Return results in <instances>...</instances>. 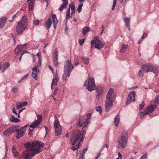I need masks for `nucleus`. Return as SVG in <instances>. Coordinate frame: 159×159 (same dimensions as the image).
I'll list each match as a JSON object with an SVG mask.
<instances>
[{"label":"nucleus","mask_w":159,"mask_h":159,"mask_svg":"<svg viewBox=\"0 0 159 159\" xmlns=\"http://www.w3.org/2000/svg\"><path fill=\"white\" fill-rule=\"evenodd\" d=\"M44 143L38 141L28 143L25 144L27 149L24 151L22 157L26 159H30L41 151V148L43 146Z\"/></svg>","instance_id":"1"},{"label":"nucleus","mask_w":159,"mask_h":159,"mask_svg":"<svg viewBox=\"0 0 159 159\" xmlns=\"http://www.w3.org/2000/svg\"><path fill=\"white\" fill-rule=\"evenodd\" d=\"M83 133L80 131L75 130L70 137V141L72 147L71 149L74 151L77 149L80 146L81 144V142L84 140V137L86 134V132L83 130Z\"/></svg>","instance_id":"2"},{"label":"nucleus","mask_w":159,"mask_h":159,"mask_svg":"<svg viewBox=\"0 0 159 159\" xmlns=\"http://www.w3.org/2000/svg\"><path fill=\"white\" fill-rule=\"evenodd\" d=\"M115 99L114 90L112 88L110 89L107 94L105 103V108L106 109L112 108L113 101Z\"/></svg>","instance_id":"3"},{"label":"nucleus","mask_w":159,"mask_h":159,"mask_svg":"<svg viewBox=\"0 0 159 159\" xmlns=\"http://www.w3.org/2000/svg\"><path fill=\"white\" fill-rule=\"evenodd\" d=\"M128 134L127 131L125 130L122 131L121 137L118 140V148L120 149H123L127 145Z\"/></svg>","instance_id":"4"},{"label":"nucleus","mask_w":159,"mask_h":159,"mask_svg":"<svg viewBox=\"0 0 159 159\" xmlns=\"http://www.w3.org/2000/svg\"><path fill=\"white\" fill-rule=\"evenodd\" d=\"M26 17L23 16L19 22L16 27V30L18 34L21 33L26 28L27 21Z\"/></svg>","instance_id":"5"},{"label":"nucleus","mask_w":159,"mask_h":159,"mask_svg":"<svg viewBox=\"0 0 159 159\" xmlns=\"http://www.w3.org/2000/svg\"><path fill=\"white\" fill-rule=\"evenodd\" d=\"M73 66L69 60H67L64 63V72L63 74L62 79L64 80H66L67 78L70 76V72Z\"/></svg>","instance_id":"6"},{"label":"nucleus","mask_w":159,"mask_h":159,"mask_svg":"<svg viewBox=\"0 0 159 159\" xmlns=\"http://www.w3.org/2000/svg\"><path fill=\"white\" fill-rule=\"evenodd\" d=\"M91 114L88 113L85 116L80 117L78 119V126L85 128L87 127L88 124L91 118Z\"/></svg>","instance_id":"7"},{"label":"nucleus","mask_w":159,"mask_h":159,"mask_svg":"<svg viewBox=\"0 0 159 159\" xmlns=\"http://www.w3.org/2000/svg\"><path fill=\"white\" fill-rule=\"evenodd\" d=\"M84 85H86V89L89 91H92L96 89L95 82L93 78L88 77L85 81Z\"/></svg>","instance_id":"8"},{"label":"nucleus","mask_w":159,"mask_h":159,"mask_svg":"<svg viewBox=\"0 0 159 159\" xmlns=\"http://www.w3.org/2000/svg\"><path fill=\"white\" fill-rule=\"evenodd\" d=\"M142 69L143 71H145L146 73L149 71L152 72L155 75V77L157 75L158 72V69L156 67H154L150 64H147L142 66Z\"/></svg>","instance_id":"9"},{"label":"nucleus","mask_w":159,"mask_h":159,"mask_svg":"<svg viewBox=\"0 0 159 159\" xmlns=\"http://www.w3.org/2000/svg\"><path fill=\"white\" fill-rule=\"evenodd\" d=\"M91 48L94 46L95 48L98 49L102 48L104 45L102 43L97 37L91 41Z\"/></svg>","instance_id":"10"},{"label":"nucleus","mask_w":159,"mask_h":159,"mask_svg":"<svg viewBox=\"0 0 159 159\" xmlns=\"http://www.w3.org/2000/svg\"><path fill=\"white\" fill-rule=\"evenodd\" d=\"M54 125L55 130V134L57 136L61 134L62 129L60 125L59 121L58 119L56 118L54 122Z\"/></svg>","instance_id":"11"},{"label":"nucleus","mask_w":159,"mask_h":159,"mask_svg":"<svg viewBox=\"0 0 159 159\" xmlns=\"http://www.w3.org/2000/svg\"><path fill=\"white\" fill-rule=\"evenodd\" d=\"M28 125H26L21 128L20 129H16V137L17 139H19L23 137L25 134V131Z\"/></svg>","instance_id":"12"},{"label":"nucleus","mask_w":159,"mask_h":159,"mask_svg":"<svg viewBox=\"0 0 159 159\" xmlns=\"http://www.w3.org/2000/svg\"><path fill=\"white\" fill-rule=\"evenodd\" d=\"M19 127V126H12L6 129L3 133V134L7 135L11 134L16 131V129H17Z\"/></svg>","instance_id":"13"},{"label":"nucleus","mask_w":159,"mask_h":159,"mask_svg":"<svg viewBox=\"0 0 159 159\" xmlns=\"http://www.w3.org/2000/svg\"><path fill=\"white\" fill-rule=\"evenodd\" d=\"M135 92L134 91L130 92L127 98L126 104H129L130 103L135 100Z\"/></svg>","instance_id":"14"},{"label":"nucleus","mask_w":159,"mask_h":159,"mask_svg":"<svg viewBox=\"0 0 159 159\" xmlns=\"http://www.w3.org/2000/svg\"><path fill=\"white\" fill-rule=\"evenodd\" d=\"M97 93L96 94V98L98 100H99L100 97L102 96L104 93L103 88L101 87H98L96 89Z\"/></svg>","instance_id":"15"},{"label":"nucleus","mask_w":159,"mask_h":159,"mask_svg":"<svg viewBox=\"0 0 159 159\" xmlns=\"http://www.w3.org/2000/svg\"><path fill=\"white\" fill-rule=\"evenodd\" d=\"M40 122L38 120H35L30 126L29 131L30 132L33 131V129L38 127Z\"/></svg>","instance_id":"16"},{"label":"nucleus","mask_w":159,"mask_h":159,"mask_svg":"<svg viewBox=\"0 0 159 159\" xmlns=\"http://www.w3.org/2000/svg\"><path fill=\"white\" fill-rule=\"evenodd\" d=\"M58 77L57 72L55 74V75L52 80V82L51 84V87L52 89V87L54 86H56L57 85V82L58 81Z\"/></svg>","instance_id":"17"},{"label":"nucleus","mask_w":159,"mask_h":159,"mask_svg":"<svg viewBox=\"0 0 159 159\" xmlns=\"http://www.w3.org/2000/svg\"><path fill=\"white\" fill-rule=\"evenodd\" d=\"M62 1V4L61 5L59 8V11H62L64 8H66L68 4V0H63Z\"/></svg>","instance_id":"18"},{"label":"nucleus","mask_w":159,"mask_h":159,"mask_svg":"<svg viewBox=\"0 0 159 159\" xmlns=\"http://www.w3.org/2000/svg\"><path fill=\"white\" fill-rule=\"evenodd\" d=\"M22 45L19 44L15 49V53L16 55H19L22 51Z\"/></svg>","instance_id":"19"},{"label":"nucleus","mask_w":159,"mask_h":159,"mask_svg":"<svg viewBox=\"0 0 159 159\" xmlns=\"http://www.w3.org/2000/svg\"><path fill=\"white\" fill-rule=\"evenodd\" d=\"M154 110H143L142 111L140 112L139 116L140 117H143L145 115L148 114L152 112Z\"/></svg>","instance_id":"20"},{"label":"nucleus","mask_w":159,"mask_h":159,"mask_svg":"<svg viewBox=\"0 0 159 159\" xmlns=\"http://www.w3.org/2000/svg\"><path fill=\"white\" fill-rule=\"evenodd\" d=\"M32 70H33V72L32 73V77L35 80H37L38 79L37 77L38 69H37V67H34L33 68Z\"/></svg>","instance_id":"21"},{"label":"nucleus","mask_w":159,"mask_h":159,"mask_svg":"<svg viewBox=\"0 0 159 159\" xmlns=\"http://www.w3.org/2000/svg\"><path fill=\"white\" fill-rule=\"evenodd\" d=\"M7 21V18L5 17L0 18V28L2 29L4 26Z\"/></svg>","instance_id":"22"},{"label":"nucleus","mask_w":159,"mask_h":159,"mask_svg":"<svg viewBox=\"0 0 159 159\" xmlns=\"http://www.w3.org/2000/svg\"><path fill=\"white\" fill-rule=\"evenodd\" d=\"M120 120V113H118L114 119V124L115 126H117Z\"/></svg>","instance_id":"23"},{"label":"nucleus","mask_w":159,"mask_h":159,"mask_svg":"<svg viewBox=\"0 0 159 159\" xmlns=\"http://www.w3.org/2000/svg\"><path fill=\"white\" fill-rule=\"evenodd\" d=\"M52 18L53 21V26L55 28H56V25L58 22V20L56 18V15L55 14H53L52 15Z\"/></svg>","instance_id":"24"},{"label":"nucleus","mask_w":159,"mask_h":159,"mask_svg":"<svg viewBox=\"0 0 159 159\" xmlns=\"http://www.w3.org/2000/svg\"><path fill=\"white\" fill-rule=\"evenodd\" d=\"M10 66V63L8 62H6L2 64V70L3 72L6 69L8 68Z\"/></svg>","instance_id":"25"},{"label":"nucleus","mask_w":159,"mask_h":159,"mask_svg":"<svg viewBox=\"0 0 159 159\" xmlns=\"http://www.w3.org/2000/svg\"><path fill=\"white\" fill-rule=\"evenodd\" d=\"M29 1V9L30 11H33L34 8V0H28L27 2Z\"/></svg>","instance_id":"26"},{"label":"nucleus","mask_w":159,"mask_h":159,"mask_svg":"<svg viewBox=\"0 0 159 159\" xmlns=\"http://www.w3.org/2000/svg\"><path fill=\"white\" fill-rule=\"evenodd\" d=\"M105 148H106V149H105V151H107V150H108V145L107 144H105L102 147V148L100 149V152H99L97 156H96V157L97 158H98L100 157V156H101V154H100V153L102 151V150H103V149Z\"/></svg>","instance_id":"27"},{"label":"nucleus","mask_w":159,"mask_h":159,"mask_svg":"<svg viewBox=\"0 0 159 159\" xmlns=\"http://www.w3.org/2000/svg\"><path fill=\"white\" fill-rule=\"evenodd\" d=\"M124 21L125 22V25L126 27H128V29L129 30H130V24H129V21H130V19L129 18L126 17L124 19Z\"/></svg>","instance_id":"28"},{"label":"nucleus","mask_w":159,"mask_h":159,"mask_svg":"<svg viewBox=\"0 0 159 159\" xmlns=\"http://www.w3.org/2000/svg\"><path fill=\"white\" fill-rule=\"evenodd\" d=\"M27 103V102H18L16 103V108L17 109H20L26 105Z\"/></svg>","instance_id":"29"},{"label":"nucleus","mask_w":159,"mask_h":159,"mask_svg":"<svg viewBox=\"0 0 159 159\" xmlns=\"http://www.w3.org/2000/svg\"><path fill=\"white\" fill-rule=\"evenodd\" d=\"M10 120L12 122H17L20 121V120L16 118L14 116H11L10 117Z\"/></svg>","instance_id":"30"},{"label":"nucleus","mask_w":159,"mask_h":159,"mask_svg":"<svg viewBox=\"0 0 159 159\" xmlns=\"http://www.w3.org/2000/svg\"><path fill=\"white\" fill-rule=\"evenodd\" d=\"M52 20L50 18H49L46 22L45 25L47 29H48L51 26Z\"/></svg>","instance_id":"31"},{"label":"nucleus","mask_w":159,"mask_h":159,"mask_svg":"<svg viewBox=\"0 0 159 159\" xmlns=\"http://www.w3.org/2000/svg\"><path fill=\"white\" fill-rule=\"evenodd\" d=\"M12 152L15 157H18L19 152L17 151L15 147L14 146H13L12 147Z\"/></svg>","instance_id":"32"},{"label":"nucleus","mask_w":159,"mask_h":159,"mask_svg":"<svg viewBox=\"0 0 159 159\" xmlns=\"http://www.w3.org/2000/svg\"><path fill=\"white\" fill-rule=\"evenodd\" d=\"M157 108V106L154 105H150L147 107L145 109H155Z\"/></svg>","instance_id":"33"},{"label":"nucleus","mask_w":159,"mask_h":159,"mask_svg":"<svg viewBox=\"0 0 159 159\" xmlns=\"http://www.w3.org/2000/svg\"><path fill=\"white\" fill-rule=\"evenodd\" d=\"M89 31V28L88 27L85 26L82 29V34H85Z\"/></svg>","instance_id":"34"},{"label":"nucleus","mask_w":159,"mask_h":159,"mask_svg":"<svg viewBox=\"0 0 159 159\" xmlns=\"http://www.w3.org/2000/svg\"><path fill=\"white\" fill-rule=\"evenodd\" d=\"M127 48V46H126L124 44H121V48L120 50V51L121 52H125V50Z\"/></svg>","instance_id":"35"},{"label":"nucleus","mask_w":159,"mask_h":159,"mask_svg":"<svg viewBox=\"0 0 159 159\" xmlns=\"http://www.w3.org/2000/svg\"><path fill=\"white\" fill-rule=\"evenodd\" d=\"M58 50L57 48L54 50L53 53V58H58Z\"/></svg>","instance_id":"36"},{"label":"nucleus","mask_w":159,"mask_h":159,"mask_svg":"<svg viewBox=\"0 0 159 159\" xmlns=\"http://www.w3.org/2000/svg\"><path fill=\"white\" fill-rule=\"evenodd\" d=\"M70 9H68L66 12V20H68L72 16L71 15H70Z\"/></svg>","instance_id":"37"},{"label":"nucleus","mask_w":159,"mask_h":159,"mask_svg":"<svg viewBox=\"0 0 159 159\" xmlns=\"http://www.w3.org/2000/svg\"><path fill=\"white\" fill-rule=\"evenodd\" d=\"M87 148H84V149L82 150V152L80 153V156H81V157L84 158V154L87 151Z\"/></svg>","instance_id":"38"},{"label":"nucleus","mask_w":159,"mask_h":159,"mask_svg":"<svg viewBox=\"0 0 159 159\" xmlns=\"http://www.w3.org/2000/svg\"><path fill=\"white\" fill-rule=\"evenodd\" d=\"M70 9L71 11H75V7L74 5L72 3L70 4L69 5L68 9H70Z\"/></svg>","instance_id":"39"},{"label":"nucleus","mask_w":159,"mask_h":159,"mask_svg":"<svg viewBox=\"0 0 159 159\" xmlns=\"http://www.w3.org/2000/svg\"><path fill=\"white\" fill-rule=\"evenodd\" d=\"M82 60L83 61V62L86 64H88L89 62V59L88 58H85L83 57H82Z\"/></svg>","instance_id":"40"},{"label":"nucleus","mask_w":159,"mask_h":159,"mask_svg":"<svg viewBox=\"0 0 159 159\" xmlns=\"http://www.w3.org/2000/svg\"><path fill=\"white\" fill-rule=\"evenodd\" d=\"M145 71H143V70L142 69V67L139 71L138 74L140 76H143V72Z\"/></svg>","instance_id":"41"},{"label":"nucleus","mask_w":159,"mask_h":159,"mask_svg":"<svg viewBox=\"0 0 159 159\" xmlns=\"http://www.w3.org/2000/svg\"><path fill=\"white\" fill-rule=\"evenodd\" d=\"M83 6V4L82 3L79 5L77 9V11L79 12H80L81 11Z\"/></svg>","instance_id":"42"},{"label":"nucleus","mask_w":159,"mask_h":159,"mask_svg":"<svg viewBox=\"0 0 159 159\" xmlns=\"http://www.w3.org/2000/svg\"><path fill=\"white\" fill-rule=\"evenodd\" d=\"M58 58H53V62L54 66H58Z\"/></svg>","instance_id":"43"},{"label":"nucleus","mask_w":159,"mask_h":159,"mask_svg":"<svg viewBox=\"0 0 159 159\" xmlns=\"http://www.w3.org/2000/svg\"><path fill=\"white\" fill-rule=\"evenodd\" d=\"M41 65V60H38V62L37 63V66L35 67H37V68H39L40 67Z\"/></svg>","instance_id":"44"},{"label":"nucleus","mask_w":159,"mask_h":159,"mask_svg":"<svg viewBox=\"0 0 159 159\" xmlns=\"http://www.w3.org/2000/svg\"><path fill=\"white\" fill-rule=\"evenodd\" d=\"M145 106V103L144 102H143L142 103L140 104L139 105V109H142Z\"/></svg>","instance_id":"45"},{"label":"nucleus","mask_w":159,"mask_h":159,"mask_svg":"<svg viewBox=\"0 0 159 159\" xmlns=\"http://www.w3.org/2000/svg\"><path fill=\"white\" fill-rule=\"evenodd\" d=\"M116 1L117 0H113V4L112 5V7L111 8V10L112 11L115 8V7L116 4Z\"/></svg>","instance_id":"46"},{"label":"nucleus","mask_w":159,"mask_h":159,"mask_svg":"<svg viewBox=\"0 0 159 159\" xmlns=\"http://www.w3.org/2000/svg\"><path fill=\"white\" fill-rule=\"evenodd\" d=\"M18 90V88L17 87H14L12 89V91L14 93L17 92Z\"/></svg>","instance_id":"47"},{"label":"nucleus","mask_w":159,"mask_h":159,"mask_svg":"<svg viewBox=\"0 0 159 159\" xmlns=\"http://www.w3.org/2000/svg\"><path fill=\"white\" fill-rule=\"evenodd\" d=\"M37 116L38 118L36 120H38V121L41 122L42 120V116L39 115H37Z\"/></svg>","instance_id":"48"},{"label":"nucleus","mask_w":159,"mask_h":159,"mask_svg":"<svg viewBox=\"0 0 159 159\" xmlns=\"http://www.w3.org/2000/svg\"><path fill=\"white\" fill-rule=\"evenodd\" d=\"M84 39H80L79 40V42L80 45H82L83 44L84 42Z\"/></svg>","instance_id":"49"},{"label":"nucleus","mask_w":159,"mask_h":159,"mask_svg":"<svg viewBox=\"0 0 159 159\" xmlns=\"http://www.w3.org/2000/svg\"><path fill=\"white\" fill-rule=\"evenodd\" d=\"M126 0H120V4L122 5L123 6L124 4L126 2Z\"/></svg>","instance_id":"50"},{"label":"nucleus","mask_w":159,"mask_h":159,"mask_svg":"<svg viewBox=\"0 0 159 159\" xmlns=\"http://www.w3.org/2000/svg\"><path fill=\"white\" fill-rule=\"evenodd\" d=\"M147 157V155L146 153H145L142 156L140 159H146Z\"/></svg>","instance_id":"51"},{"label":"nucleus","mask_w":159,"mask_h":159,"mask_svg":"<svg viewBox=\"0 0 159 159\" xmlns=\"http://www.w3.org/2000/svg\"><path fill=\"white\" fill-rule=\"evenodd\" d=\"M39 22V21L38 20H34V24L35 25H38Z\"/></svg>","instance_id":"52"},{"label":"nucleus","mask_w":159,"mask_h":159,"mask_svg":"<svg viewBox=\"0 0 159 159\" xmlns=\"http://www.w3.org/2000/svg\"><path fill=\"white\" fill-rule=\"evenodd\" d=\"M28 75L27 74L25 75H24L23 77L21 79V80L19 81V83L22 80H23L24 79H25L28 76Z\"/></svg>","instance_id":"53"},{"label":"nucleus","mask_w":159,"mask_h":159,"mask_svg":"<svg viewBox=\"0 0 159 159\" xmlns=\"http://www.w3.org/2000/svg\"><path fill=\"white\" fill-rule=\"evenodd\" d=\"M37 56L38 57L39 60H41V54L39 52H38L37 54Z\"/></svg>","instance_id":"54"},{"label":"nucleus","mask_w":159,"mask_h":159,"mask_svg":"<svg viewBox=\"0 0 159 159\" xmlns=\"http://www.w3.org/2000/svg\"><path fill=\"white\" fill-rule=\"evenodd\" d=\"M147 34L145 33H144L141 37V39H143L145 37L147 36Z\"/></svg>","instance_id":"55"},{"label":"nucleus","mask_w":159,"mask_h":159,"mask_svg":"<svg viewBox=\"0 0 159 159\" xmlns=\"http://www.w3.org/2000/svg\"><path fill=\"white\" fill-rule=\"evenodd\" d=\"M8 151V148L7 146H6V152H5V156L6 157H7V152Z\"/></svg>","instance_id":"56"},{"label":"nucleus","mask_w":159,"mask_h":159,"mask_svg":"<svg viewBox=\"0 0 159 159\" xmlns=\"http://www.w3.org/2000/svg\"><path fill=\"white\" fill-rule=\"evenodd\" d=\"M102 109V108L101 106H98L97 107L96 109Z\"/></svg>","instance_id":"57"},{"label":"nucleus","mask_w":159,"mask_h":159,"mask_svg":"<svg viewBox=\"0 0 159 159\" xmlns=\"http://www.w3.org/2000/svg\"><path fill=\"white\" fill-rule=\"evenodd\" d=\"M26 52H24V53H22L21 54V55L20 56V58H19V60H20V61H21V58H22V55L24 54V53H26Z\"/></svg>","instance_id":"58"},{"label":"nucleus","mask_w":159,"mask_h":159,"mask_svg":"<svg viewBox=\"0 0 159 159\" xmlns=\"http://www.w3.org/2000/svg\"><path fill=\"white\" fill-rule=\"evenodd\" d=\"M23 110H19L18 112V117L20 118V114Z\"/></svg>","instance_id":"59"},{"label":"nucleus","mask_w":159,"mask_h":159,"mask_svg":"<svg viewBox=\"0 0 159 159\" xmlns=\"http://www.w3.org/2000/svg\"><path fill=\"white\" fill-rule=\"evenodd\" d=\"M12 111L16 115H17L18 114V113H17V112L16 111V110H12Z\"/></svg>","instance_id":"60"},{"label":"nucleus","mask_w":159,"mask_h":159,"mask_svg":"<svg viewBox=\"0 0 159 159\" xmlns=\"http://www.w3.org/2000/svg\"><path fill=\"white\" fill-rule=\"evenodd\" d=\"M143 39H140L138 41V43H139V44H140L141 43V42H142V40H143Z\"/></svg>","instance_id":"61"},{"label":"nucleus","mask_w":159,"mask_h":159,"mask_svg":"<svg viewBox=\"0 0 159 159\" xmlns=\"http://www.w3.org/2000/svg\"><path fill=\"white\" fill-rule=\"evenodd\" d=\"M118 154L119 156V158L120 157V159H121L122 158L121 154L120 152H118Z\"/></svg>","instance_id":"62"},{"label":"nucleus","mask_w":159,"mask_h":159,"mask_svg":"<svg viewBox=\"0 0 159 159\" xmlns=\"http://www.w3.org/2000/svg\"><path fill=\"white\" fill-rule=\"evenodd\" d=\"M45 127V130H46V134H47L48 133V129L46 127Z\"/></svg>","instance_id":"63"},{"label":"nucleus","mask_w":159,"mask_h":159,"mask_svg":"<svg viewBox=\"0 0 159 159\" xmlns=\"http://www.w3.org/2000/svg\"><path fill=\"white\" fill-rule=\"evenodd\" d=\"M97 111L99 112V114L100 115H102V110H96Z\"/></svg>","instance_id":"64"}]
</instances>
